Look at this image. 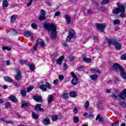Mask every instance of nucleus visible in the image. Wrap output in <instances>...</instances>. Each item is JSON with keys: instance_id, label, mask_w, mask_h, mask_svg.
I'll use <instances>...</instances> for the list:
<instances>
[{"instance_id": "nucleus-1", "label": "nucleus", "mask_w": 126, "mask_h": 126, "mask_svg": "<svg viewBox=\"0 0 126 126\" xmlns=\"http://www.w3.org/2000/svg\"><path fill=\"white\" fill-rule=\"evenodd\" d=\"M44 28L49 32V35L51 38L54 39L57 38V26L53 24H44Z\"/></svg>"}, {"instance_id": "nucleus-2", "label": "nucleus", "mask_w": 126, "mask_h": 126, "mask_svg": "<svg viewBox=\"0 0 126 126\" xmlns=\"http://www.w3.org/2000/svg\"><path fill=\"white\" fill-rule=\"evenodd\" d=\"M118 7H114L113 8V13L114 14H119V13H121L120 14V17L125 18V17H126V14H125L126 12V8L125 7V5L120 3H118Z\"/></svg>"}, {"instance_id": "nucleus-3", "label": "nucleus", "mask_w": 126, "mask_h": 126, "mask_svg": "<svg viewBox=\"0 0 126 126\" xmlns=\"http://www.w3.org/2000/svg\"><path fill=\"white\" fill-rule=\"evenodd\" d=\"M108 46L109 47H111V45H113V46H115V48L117 51H120L121 49H122V45L119 43L118 40L116 39H112L108 40Z\"/></svg>"}, {"instance_id": "nucleus-4", "label": "nucleus", "mask_w": 126, "mask_h": 126, "mask_svg": "<svg viewBox=\"0 0 126 126\" xmlns=\"http://www.w3.org/2000/svg\"><path fill=\"white\" fill-rule=\"evenodd\" d=\"M38 44H39L41 48H44L46 44L44 41L41 39H38L37 40L36 43L33 46V49L32 50V52H34V51H36L37 50V46H38Z\"/></svg>"}, {"instance_id": "nucleus-5", "label": "nucleus", "mask_w": 126, "mask_h": 126, "mask_svg": "<svg viewBox=\"0 0 126 126\" xmlns=\"http://www.w3.org/2000/svg\"><path fill=\"white\" fill-rule=\"evenodd\" d=\"M40 89L42 90V91L46 92L47 91V88L48 89H52V86H51V84L50 83L47 82L45 83V84H42L39 86Z\"/></svg>"}, {"instance_id": "nucleus-6", "label": "nucleus", "mask_w": 126, "mask_h": 126, "mask_svg": "<svg viewBox=\"0 0 126 126\" xmlns=\"http://www.w3.org/2000/svg\"><path fill=\"white\" fill-rule=\"evenodd\" d=\"M111 65L112 69L116 70V71H119V70L120 71V70H123V67H122V66L118 63H112L111 64Z\"/></svg>"}, {"instance_id": "nucleus-7", "label": "nucleus", "mask_w": 126, "mask_h": 126, "mask_svg": "<svg viewBox=\"0 0 126 126\" xmlns=\"http://www.w3.org/2000/svg\"><path fill=\"white\" fill-rule=\"evenodd\" d=\"M69 35L67 36L66 41V42H70L71 41V39L74 37V35H75V32L73 30H71L69 31Z\"/></svg>"}, {"instance_id": "nucleus-8", "label": "nucleus", "mask_w": 126, "mask_h": 126, "mask_svg": "<svg viewBox=\"0 0 126 126\" xmlns=\"http://www.w3.org/2000/svg\"><path fill=\"white\" fill-rule=\"evenodd\" d=\"M71 75L73 77L71 81L72 84L73 85H76V84L78 83V79H77V77H76V75H75V74L73 72H71Z\"/></svg>"}, {"instance_id": "nucleus-9", "label": "nucleus", "mask_w": 126, "mask_h": 126, "mask_svg": "<svg viewBox=\"0 0 126 126\" xmlns=\"http://www.w3.org/2000/svg\"><path fill=\"white\" fill-rule=\"evenodd\" d=\"M96 28L100 32H104V30H105V28H106V26L104 25L101 24H95Z\"/></svg>"}, {"instance_id": "nucleus-10", "label": "nucleus", "mask_w": 126, "mask_h": 126, "mask_svg": "<svg viewBox=\"0 0 126 126\" xmlns=\"http://www.w3.org/2000/svg\"><path fill=\"white\" fill-rule=\"evenodd\" d=\"M39 19L40 21H43L46 19V11H45L44 9L41 10Z\"/></svg>"}, {"instance_id": "nucleus-11", "label": "nucleus", "mask_w": 126, "mask_h": 126, "mask_svg": "<svg viewBox=\"0 0 126 126\" xmlns=\"http://www.w3.org/2000/svg\"><path fill=\"white\" fill-rule=\"evenodd\" d=\"M14 70L16 71V76H15L16 80H19L20 78H21V71L19 69H18L16 68V69H14Z\"/></svg>"}, {"instance_id": "nucleus-12", "label": "nucleus", "mask_w": 126, "mask_h": 126, "mask_svg": "<svg viewBox=\"0 0 126 126\" xmlns=\"http://www.w3.org/2000/svg\"><path fill=\"white\" fill-rule=\"evenodd\" d=\"M119 97L122 99V100H125L126 97V89H125L123 90L122 92L119 94Z\"/></svg>"}, {"instance_id": "nucleus-13", "label": "nucleus", "mask_w": 126, "mask_h": 126, "mask_svg": "<svg viewBox=\"0 0 126 126\" xmlns=\"http://www.w3.org/2000/svg\"><path fill=\"white\" fill-rule=\"evenodd\" d=\"M41 106H42V104H36L35 106V110H36V111H39V112H44L45 110H44V109L41 108Z\"/></svg>"}, {"instance_id": "nucleus-14", "label": "nucleus", "mask_w": 126, "mask_h": 126, "mask_svg": "<svg viewBox=\"0 0 126 126\" xmlns=\"http://www.w3.org/2000/svg\"><path fill=\"white\" fill-rule=\"evenodd\" d=\"M25 36L26 38H29V37H32L33 36V32L31 31H28L25 32Z\"/></svg>"}, {"instance_id": "nucleus-15", "label": "nucleus", "mask_w": 126, "mask_h": 126, "mask_svg": "<svg viewBox=\"0 0 126 126\" xmlns=\"http://www.w3.org/2000/svg\"><path fill=\"white\" fill-rule=\"evenodd\" d=\"M50 119L49 118H46L43 120V124L45 126H48L50 125Z\"/></svg>"}, {"instance_id": "nucleus-16", "label": "nucleus", "mask_w": 126, "mask_h": 126, "mask_svg": "<svg viewBox=\"0 0 126 126\" xmlns=\"http://www.w3.org/2000/svg\"><path fill=\"white\" fill-rule=\"evenodd\" d=\"M121 72V76L124 79H126V72H125V69L123 68L122 70H120Z\"/></svg>"}, {"instance_id": "nucleus-17", "label": "nucleus", "mask_w": 126, "mask_h": 126, "mask_svg": "<svg viewBox=\"0 0 126 126\" xmlns=\"http://www.w3.org/2000/svg\"><path fill=\"white\" fill-rule=\"evenodd\" d=\"M33 98L36 102H40V101H41V100H42V96H38V95H33Z\"/></svg>"}, {"instance_id": "nucleus-18", "label": "nucleus", "mask_w": 126, "mask_h": 126, "mask_svg": "<svg viewBox=\"0 0 126 126\" xmlns=\"http://www.w3.org/2000/svg\"><path fill=\"white\" fill-rule=\"evenodd\" d=\"M83 62H85V63H90L92 62V59L91 58H86L84 55H83Z\"/></svg>"}, {"instance_id": "nucleus-19", "label": "nucleus", "mask_w": 126, "mask_h": 126, "mask_svg": "<svg viewBox=\"0 0 126 126\" xmlns=\"http://www.w3.org/2000/svg\"><path fill=\"white\" fill-rule=\"evenodd\" d=\"M64 58V56H61L60 58L57 59V64H62V63H63V59Z\"/></svg>"}, {"instance_id": "nucleus-20", "label": "nucleus", "mask_w": 126, "mask_h": 126, "mask_svg": "<svg viewBox=\"0 0 126 126\" xmlns=\"http://www.w3.org/2000/svg\"><path fill=\"white\" fill-rule=\"evenodd\" d=\"M97 107L99 110H102L103 109V104H102V101L100 100L97 101Z\"/></svg>"}, {"instance_id": "nucleus-21", "label": "nucleus", "mask_w": 126, "mask_h": 126, "mask_svg": "<svg viewBox=\"0 0 126 126\" xmlns=\"http://www.w3.org/2000/svg\"><path fill=\"white\" fill-rule=\"evenodd\" d=\"M65 18L66 19L67 24H70V22L71 21V20L70 19V17L68 15H65Z\"/></svg>"}, {"instance_id": "nucleus-22", "label": "nucleus", "mask_w": 126, "mask_h": 126, "mask_svg": "<svg viewBox=\"0 0 126 126\" xmlns=\"http://www.w3.org/2000/svg\"><path fill=\"white\" fill-rule=\"evenodd\" d=\"M54 99V96L52 95H49V97L48 98V104L50 105V104L53 102V100Z\"/></svg>"}, {"instance_id": "nucleus-23", "label": "nucleus", "mask_w": 126, "mask_h": 126, "mask_svg": "<svg viewBox=\"0 0 126 126\" xmlns=\"http://www.w3.org/2000/svg\"><path fill=\"white\" fill-rule=\"evenodd\" d=\"M95 120L96 121H98V120H99V122H100L101 123H104V120L103 119V117H100V114L97 115Z\"/></svg>"}, {"instance_id": "nucleus-24", "label": "nucleus", "mask_w": 126, "mask_h": 126, "mask_svg": "<svg viewBox=\"0 0 126 126\" xmlns=\"http://www.w3.org/2000/svg\"><path fill=\"white\" fill-rule=\"evenodd\" d=\"M17 15H13L11 17V23H14V22L16 20L17 18Z\"/></svg>"}, {"instance_id": "nucleus-25", "label": "nucleus", "mask_w": 126, "mask_h": 126, "mask_svg": "<svg viewBox=\"0 0 126 126\" xmlns=\"http://www.w3.org/2000/svg\"><path fill=\"white\" fill-rule=\"evenodd\" d=\"M3 78L5 80V81H7L8 82H12L13 80L12 79L8 76H4Z\"/></svg>"}, {"instance_id": "nucleus-26", "label": "nucleus", "mask_w": 126, "mask_h": 126, "mask_svg": "<svg viewBox=\"0 0 126 126\" xmlns=\"http://www.w3.org/2000/svg\"><path fill=\"white\" fill-rule=\"evenodd\" d=\"M90 78L92 80L95 81L96 79H97V78H98V75H97L96 74H94L93 75H91Z\"/></svg>"}, {"instance_id": "nucleus-27", "label": "nucleus", "mask_w": 126, "mask_h": 126, "mask_svg": "<svg viewBox=\"0 0 126 126\" xmlns=\"http://www.w3.org/2000/svg\"><path fill=\"white\" fill-rule=\"evenodd\" d=\"M10 100H11L12 102H17V98L15 96L11 95L10 96Z\"/></svg>"}, {"instance_id": "nucleus-28", "label": "nucleus", "mask_w": 126, "mask_h": 126, "mask_svg": "<svg viewBox=\"0 0 126 126\" xmlns=\"http://www.w3.org/2000/svg\"><path fill=\"white\" fill-rule=\"evenodd\" d=\"M2 5L4 7H7L8 6V2L7 0H3L2 1Z\"/></svg>"}, {"instance_id": "nucleus-29", "label": "nucleus", "mask_w": 126, "mask_h": 126, "mask_svg": "<svg viewBox=\"0 0 126 126\" xmlns=\"http://www.w3.org/2000/svg\"><path fill=\"white\" fill-rule=\"evenodd\" d=\"M29 66L32 71H33L34 69H35V65L33 64H29Z\"/></svg>"}, {"instance_id": "nucleus-30", "label": "nucleus", "mask_w": 126, "mask_h": 126, "mask_svg": "<svg viewBox=\"0 0 126 126\" xmlns=\"http://www.w3.org/2000/svg\"><path fill=\"white\" fill-rule=\"evenodd\" d=\"M32 117L33 119H34L35 120H38L39 119V115H38V114H35V112L32 113Z\"/></svg>"}, {"instance_id": "nucleus-31", "label": "nucleus", "mask_w": 126, "mask_h": 126, "mask_svg": "<svg viewBox=\"0 0 126 126\" xmlns=\"http://www.w3.org/2000/svg\"><path fill=\"white\" fill-rule=\"evenodd\" d=\"M11 107V105L8 102H5V109H9Z\"/></svg>"}, {"instance_id": "nucleus-32", "label": "nucleus", "mask_w": 126, "mask_h": 126, "mask_svg": "<svg viewBox=\"0 0 126 126\" xmlns=\"http://www.w3.org/2000/svg\"><path fill=\"white\" fill-rule=\"evenodd\" d=\"M69 95L70 97H72L73 98H74L75 96H76V93H75V92L72 91L70 92Z\"/></svg>"}, {"instance_id": "nucleus-33", "label": "nucleus", "mask_w": 126, "mask_h": 126, "mask_svg": "<svg viewBox=\"0 0 126 126\" xmlns=\"http://www.w3.org/2000/svg\"><path fill=\"white\" fill-rule=\"evenodd\" d=\"M27 92H26V90H22L21 91V94L24 97H25L26 96Z\"/></svg>"}, {"instance_id": "nucleus-34", "label": "nucleus", "mask_w": 126, "mask_h": 126, "mask_svg": "<svg viewBox=\"0 0 126 126\" xmlns=\"http://www.w3.org/2000/svg\"><path fill=\"white\" fill-rule=\"evenodd\" d=\"M73 121L75 124H77V123L79 122V119L77 116H74L73 118Z\"/></svg>"}, {"instance_id": "nucleus-35", "label": "nucleus", "mask_w": 126, "mask_h": 126, "mask_svg": "<svg viewBox=\"0 0 126 126\" xmlns=\"http://www.w3.org/2000/svg\"><path fill=\"white\" fill-rule=\"evenodd\" d=\"M120 23H121V21H120V20H119V19L115 20L113 21V24H114V25H116L117 24V25H120Z\"/></svg>"}, {"instance_id": "nucleus-36", "label": "nucleus", "mask_w": 126, "mask_h": 126, "mask_svg": "<svg viewBox=\"0 0 126 126\" xmlns=\"http://www.w3.org/2000/svg\"><path fill=\"white\" fill-rule=\"evenodd\" d=\"M31 27H32V28H33V29H35V30L38 28V25H37V24H35V23L32 24Z\"/></svg>"}, {"instance_id": "nucleus-37", "label": "nucleus", "mask_w": 126, "mask_h": 126, "mask_svg": "<svg viewBox=\"0 0 126 126\" xmlns=\"http://www.w3.org/2000/svg\"><path fill=\"white\" fill-rule=\"evenodd\" d=\"M52 120L53 122H56V121H58V116L53 115L52 117Z\"/></svg>"}, {"instance_id": "nucleus-38", "label": "nucleus", "mask_w": 126, "mask_h": 126, "mask_svg": "<svg viewBox=\"0 0 126 126\" xmlns=\"http://www.w3.org/2000/svg\"><path fill=\"white\" fill-rule=\"evenodd\" d=\"M74 56L71 55L69 56V62H73L74 61Z\"/></svg>"}, {"instance_id": "nucleus-39", "label": "nucleus", "mask_w": 126, "mask_h": 126, "mask_svg": "<svg viewBox=\"0 0 126 126\" xmlns=\"http://www.w3.org/2000/svg\"><path fill=\"white\" fill-rule=\"evenodd\" d=\"M58 57V53H54L53 55H51V58L53 60L56 59Z\"/></svg>"}, {"instance_id": "nucleus-40", "label": "nucleus", "mask_w": 126, "mask_h": 126, "mask_svg": "<svg viewBox=\"0 0 126 126\" xmlns=\"http://www.w3.org/2000/svg\"><path fill=\"white\" fill-rule=\"evenodd\" d=\"M26 107H28V102L22 104L21 108H26Z\"/></svg>"}, {"instance_id": "nucleus-41", "label": "nucleus", "mask_w": 126, "mask_h": 126, "mask_svg": "<svg viewBox=\"0 0 126 126\" xmlns=\"http://www.w3.org/2000/svg\"><path fill=\"white\" fill-rule=\"evenodd\" d=\"M34 88L33 86H30L27 88V92H30Z\"/></svg>"}, {"instance_id": "nucleus-42", "label": "nucleus", "mask_w": 126, "mask_h": 126, "mask_svg": "<svg viewBox=\"0 0 126 126\" xmlns=\"http://www.w3.org/2000/svg\"><path fill=\"white\" fill-rule=\"evenodd\" d=\"M84 107L85 108H86V109H87V108H88L89 107V101H87L86 102V103L84 104Z\"/></svg>"}, {"instance_id": "nucleus-43", "label": "nucleus", "mask_w": 126, "mask_h": 126, "mask_svg": "<svg viewBox=\"0 0 126 126\" xmlns=\"http://www.w3.org/2000/svg\"><path fill=\"white\" fill-rule=\"evenodd\" d=\"M11 33L13 34V35H16V34H17V31L15 30H12L11 31Z\"/></svg>"}, {"instance_id": "nucleus-44", "label": "nucleus", "mask_w": 126, "mask_h": 126, "mask_svg": "<svg viewBox=\"0 0 126 126\" xmlns=\"http://www.w3.org/2000/svg\"><path fill=\"white\" fill-rule=\"evenodd\" d=\"M120 105H121V106H122L123 107H126V102H125V101H120Z\"/></svg>"}, {"instance_id": "nucleus-45", "label": "nucleus", "mask_w": 126, "mask_h": 126, "mask_svg": "<svg viewBox=\"0 0 126 126\" xmlns=\"http://www.w3.org/2000/svg\"><path fill=\"white\" fill-rule=\"evenodd\" d=\"M111 97L113 100H117V95H116V94H112Z\"/></svg>"}, {"instance_id": "nucleus-46", "label": "nucleus", "mask_w": 126, "mask_h": 126, "mask_svg": "<svg viewBox=\"0 0 126 126\" xmlns=\"http://www.w3.org/2000/svg\"><path fill=\"white\" fill-rule=\"evenodd\" d=\"M109 2V0H103L101 2V4H107Z\"/></svg>"}, {"instance_id": "nucleus-47", "label": "nucleus", "mask_w": 126, "mask_h": 126, "mask_svg": "<svg viewBox=\"0 0 126 126\" xmlns=\"http://www.w3.org/2000/svg\"><path fill=\"white\" fill-rule=\"evenodd\" d=\"M2 50H7V51H10V48L7 46H4L2 48Z\"/></svg>"}, {"instance_id": "nucleus-48", "label": "nucleus", "mask_w": 126, "mask_h": 126, "mask_svg": "<svg viewBox=\"0 0 126 126\" xmlns=\"http://www.w3.org/2000/svg\"><path fill=\"white\" fill-rule=\"evenodd\" d=\"M19 63L20 64H23L26 63V61L23 60H20Z\"/></svg>"}, {"instance_id": "nucleus-49", "label": "nucleus", "mask_w": 126, "mask_h": 126, "mask_svg": "<svg viewBox=\"0 0 126 126\" xmlns=\"http://www.w3.org/2000/svg\"><path fill=\"white\" fill-rule=\"evenodd\" d=\"M119 125H120V123H119V121L116 122L115 123L112 124V126H119Z\"/></svg>"}, {"instance_id": "nucleus-50", "label": "nucleus", "mask_w": 126, "mask_h": 126, "mask_svg": "<svg viewBox=\"0 0 126 126\" xmlns=\"http://www.w3.org/2000/svg\"><path fill=\"white\" fill-rule=\"evenodd\" d=\"M3 122L5 123L6 124H13V122L11 120L4 121Z\"/></svg>"}, {"instance_id": "nucleus-51", "label": "nucleus", "mask_w": 126, "mask_h": 126, "mask_svg": "<svg viewBox=\"0 0 126 126\" xmlns=\"http://www.w3.org/2000/svg\"><path fill=\"white\" fill-rule=\"evenodd\" d=\"M63 97L64 99H68V96H67V94L66 93H64L63 94Z\"/></svg>"}, {"instance_id": "nucleus-52", "label": "nucleus", "mask_w": 126, "mask_h": 126, "mask_svg": "<svg viewBox=\"0 0 126 126\" xmlns=\"http://www.w3.org/2000/svg\"><path fill=\"white\" fill-rule=\"evenodd\" d=\"M32 2H33V0H31L30 2L27 3V6H31V4H32Z\"/></svg>"}, {"instance_id": "nucleus-53", "label": "nucleus", "mask_w": 126, "mask_h": 126, "mask_svg": "<svg viewBox=\"0 0 126 126\" xmlns=\"http://www.w3.org/2000/svg\"><path fill=\"white\" fill-rule=\"evenodd\" d=\"M61 15V12L60 11H57L55 12L54 16H60Z\"/></svg>"}, {"instance_id": "nucleus-54", "label": "nucleus", "mask_w": 126, "mask_h": 126, "mask_svg": "<svg viewBox=\"0 0 126 126\" xmlns=\"http://www.w3.org/2000/svg\"><path fill=\"white\" fill-rule=\"evenodd\" d=\"M59 78L61 81H62V80H63V79L64 78V76L60 75L59 76Z\"/></svg>"}, {"instance_id": "nucleus-55", "label": "nucleus", "mask_w": 126, "mask_h": 126, "mask_svg": "<svg viewBox=\"0 0 126 126\" xmlns=\"http://www.w3.org/2000/svg\"><path fill=\"white\" fill-rule=\"evenodd\" d=\"M121 59L122 60H124V61H126V54H125L124 55H122Z\"/></svg>"}, {"instance_id": "nucleus-56", "label": "nucleus", "mask_w": 126, "mask_h": 126, "mask_svg": "<svg viewBox=\"0 0 126 126\" xmlns=\"http://www.w3.org/2000/svg\"><path fill=\"white\" fill-rule=\"evenodd\" d=\"M53 83L54 84H55V85H57L58 84V83H59V80L58 79H56L53 81Z\"/></svg>"}, {"instance_id": "nucleus-57", "label": "nucleus", "mask_w": 126, "mask_h": 126, "mask_svg": "<svg viewBox=\"0 0 126 126\" xmlns=\"http://www.w3.org/2000/svg\"><path fill=\"white\" fill-rule=\"evenodd\" d=\"M78 71H82L83 70V66H81L78 68Z\"/></svg>"}, {"instance_id": "nucleus-58", "label": "nucleus", "mask_w": 126, "mask_h": 126, "mask_svg": "<svg viewBox=\"0 0 126 126\" xmlns=\"http://www.w3.org/2000/svg\"><path fill=\"white\" fill-rule=\"evenodd\" d=\"M73 112L75 114H77L78 112V110L77 109V108H75L74 109H73Z\"/></svg>"}, {"instance_id": "nucleus-59", "label": "nucleus", "mask_w": 126, "mask_h": 126, "mask_svg": "<svg viewBox=\"0 0 126 126\" xmlns=\"http://www.w3.org/2000/svg\"><path fill=\"white\" fill-rule=\"evenodd\" d=\"M94 42H98V38L97 36H94Z\"/></svg>"}, {"instance_id": "nucleus-60", "label": "nucleus", "mask_w": 126, "mask_h": 126, "mask_svg": "<svg viewBox=\"0 0 126 126\" xmlns=\"http://www.w3.org/2000/svg\"><path fill=\"white\" fill-rule=\"evenodd\" d=\"M15 86L16 87H19V86H20V85L19 84V83L16 82V83H15Z\"/></svg>"}, {"instance_id": "nucleus-61", "label": "nucleus", "mask_w": 126, "mask_h": 126, "mask_svg": "<svg viewBox=\"0 0 126 126\" xmlns=\"http://www.w3.org/2000/svg\"><path fill=\"white\" fill-rule=\"evenodd\" d=\"M92 12V10H91V9H89L88 10L87 13L88 14H91Z\"/></svg>"}, {"instance_id": "nucleus-62", "label": "nucleus", "mask_w": 126, "mask_h": 126, "mask_svg": "<svg viewBox=\"0 0 126 126\" xmlns=\"http://www.w3.org/2000/svg\"><path fill=\"white\" fill-rule=\"evenodd\" d=\"M46 4L48 5V6H52V4L50 2H47Z\"/></svg>"}, {"instance_id": "nucleus-63", "label": "nucleus", "mask_w": 126, "mask_h": 126, "mask_svg": "<svg viewBox=\"0 0 126 126\" xmlns=\"http://www.w3.org/2000/svg\"><path fill=\"white\" fill-rule=\"evenodd\" d=\"M100 73V70L96 69L94 73Z\"/></svg>"}, {"instance_id": "nucleus-64", "label": "nucleus", "mask_w": 126, "mask_h": 126, "mask_svg": "<svg viewBox=\"0 0 126 126\" xmlns=\"http://www.w3.org/2000/svg\"><path fill=\"white\" fill-rule=\"evenodd\" d=\"M89 118H90L91 119H92V118H93V114H92V113H90L89 114Z\"/></svg>"}]
</instances>
